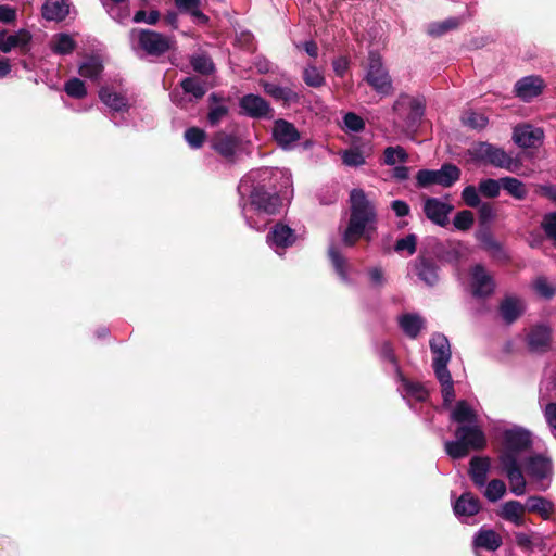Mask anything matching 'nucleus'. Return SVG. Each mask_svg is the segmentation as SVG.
Returning a JSON list of instances; mask_svg holds the SVG:
<instances>
[{"label": "nucleus", "mask_w": 556, "mask_h": 556, "mask_svg": "<svg viewBox=\"0 0 556 556\" xmlns=\"http://www.w3.org/2000/svg\"><path fill=\"white\" fill-rule=\"evenodd\" d=\"M532 444V434L525 428L514 427L503 432L497 460L501 470L509 481L511 493L517 496L523 495L527 486V481L519 464V456L530 451Z\"/></svg>", "instance_id": "nucleus-1"}, {"label": "nucleus", "mask_w": 556, "mask_h": 556, "mask_svg": "<svg viewBox=\"0 0 556 556\" xmlns=\"http://www.w3.org/2000/svg\"><path fill=\"white\" fill-rule=\"evenodd\" d=\"M350 217L342 235V242L345 247L352 248L361 239L367 242L372 240L377 230L378 214L376 205L363 189L355 188L350 192Z\"/></svg>", "instance_id": "nucleus-2"}, {"label": "nucleus", "mask_w": 556, "mask_h": 556, "mask_svg": "<svg viewBox=\"0 0 556 556\" xmlns=\"http://www.w3.org/2000/svg\"><path fill=\"white\" fill-rule=\"evenodd\" d=\"M455 441L445 443V452L453 459L466 457L471 450L482 451L486 446V438L476 425H460L455 430Z\"/></svg>", "instance_id": "nucleus-3"}, {"label": "nucleus", "mask_w": 556, "mask_h": 556, "mask_svg": "<svg viewBox=\"0 0 556 556\" xmlns=\"http://www.w3.org/2000/svg\"><path fill=\"white\" fill-rule=\"evenodd\" d=\"M468 154L473 161L507 170H511L515 164L514 159L504 149L485 141L475 143L468 149Z\"/></svg>", "instance_id": "nucleus-4"}, {"label": "nucleus", "mask_w": 556, "mask_h": 556, "mask_svg": "<svg viewBox=\"0 0 556 556\" xmlns=\"http://www.w3.org/2000/svg\"><path fill=\"white\" fill-rule=\"evenodd\" d=\"M459 167L452 163H444L440 169H420L416 175V186L428 188L431 185H439L444 188L452 187L460 179Z\"/></svg>", "instance_id": "nucleus-5"}, {"label": "nucleus", "mask_w": 556, "mask_h": 556, "mask_svg": "<svg viewBox=\"0 0 556 556\" xmlns=\"http://www.w3.org/2000/svg\"><path fill=\"white\" fill-rule=\"evenodd\" d=\"M393 111L403 119L410 129L420 125L426 110V99L422 96L413 97L401 93L393 104Z\"/></svg>", "instance_id": "nucleus-6"}, {"label": "nucleus", "mask_w": 556, "mask_h": 556, "mask_svg": "<svg viewBox=\"0 0 556 556\" xmlns=\"http://www.w3.org/2000/svg\"><path fill=\"white\" fill-rule=\"evenodd\" d=\"M249 205L257 213L276 215L282 206V200L276 190H269L264 185L253 186Z\"/></svg>", "instance_id": "nucleus-7"}, {"label": "nucleus", "mask_w": 556, "mask_h": 556, "mask_svg": "<svg viewBox=\"0 0 556 556\" xmlns=\"http://www.w3.org/2000/svg\"><path fill=\"white\" fill-rule=\"evenodd\" d=\"M367 73L366 81L377 92L389 94L392 91V80L387 70L383 66L380 54L376 51H370L367 58Z\"/></svg>", "instance_id": "nucleus-8"}, {"label": "nucleus", "mask_w": 556, "mask_h": 556, "mask_svg": "<svg viewBox=\"0 0 556 556\" xmlns=\"http://www.w3.org/2000/svg\"><path fill=\"white\" fill-rule=\"evenodd\" d=\"M138 34V46L150 56H162L167 53L174 41L170 37L152 29H132Z\"/></svg>", "instance_id": "nucleus-9"}, {"label": "nucleus", "mask_w": 556, "mask_h": 556, "mask_svg": "<svg viewBox=\"0 0 556 556\" xmlns=\"http://www.w3.org/2000/svg\"><path fill=\"white\" fill-rule=\"evenodd\" d=\"M526 345L532 354H545L552 349L553 328L545 323H538L530 326L526 334Z\"/></svg>", "instance_id": "nucleus-10"}, {"label": "nucleus", "mask_w": 556, "mask_h": 556, "mask_svg": "<svg viewBox=\"0 0 556 556\" xmlns=\"http://www.w3.org/2000/svg\"><path fill=\"white\" fill-rule=\"evenodd\" d=\"M418 278L429 287H434L440 280V267L427 250H420L414 264Z\"/></svg>", "instance_id": "nucleus-11"}, {"label": "nucleus", "mask_w": 556, "mask_h": 556, "mask_svg": "<svg viewBox=\"0 0 556 556\" xmlns=\"http://www.w3.org/2000/svg\"><path fill=\"white\" fill-rule=\"evenodd\" d=\"M239 106L242 113L251 118H271L274 110L269 102L258 94L249 93L240 98Z\"/></svg>", "instance_id": "nucleus-12"}, {"label": "nucleus", "mask_w": 556, "mask_h": 556, "mask_svg": "<svg viewBox=\"0 0 556 556\" xmlns=\"http://www.w3.org/2000/svg\"><path fill=\"white\" fill-rule=\"evenodd\" d=\"M241 141L238 136L219 130L211 138V148L228 162H233Z\"/></svg>", "instance_id": "nucleus-13"}, {"label": "nucleus", "mask_w": 556, "mask_h": 556, "mask_svg": "<svg viewBox=\"0 0 556 556\" xmlns=\"http://www.w3.org/2000/svg\"><path fill=\"white\" fill-rule=\"evenodd\" d=\"M495 290L493 277L486 271L485 267L477 264L471 269V292L476 298H488Z\"/></svg>", "instance_id": "nucleus-14"}, {"label": "nucleus", "mask_w": 556, "mask_h": 556, "mask_svg": "<svg viewBox=\"0 0 556 556\" xmlns=\"http://www.w3.org/2000/svg\"><path fill=\"white\" fill-rule=\"evenodd\" d=\"M453 205L442 202L437 198H426L424 201V213L433 224L445 227L448 223V215L453 211Z\"/></svg>", "instance_id": "nucleus-15"}, {"label": "nucleus", "mask_w": 556, "mask_h": 556, "mask_svg": "<svg viewBox=\"0 0 556 556\" xmlns=\"http://www.w3.org/2000/svg\"><path fill=\"white\" fill-rule=\"evenodd\" d=\"M525 312V301L515 295H506L498 305V314L506 325L516 323Z\"/></svg>", "instance_id": "nucleus-16"}, {"label": "nucleus", "mask_w": 556, "mask_h": 556, "mask_svg": "<svg viewBox=\"0 0 556 556\" xmlns=\"http://www.w3.org/2000/svg\"><path fill=\"white\" fill-rule=\"evenodd\" d=\"M31 39L33 36L27 29H20L14 35H8L7 29H2L0 31V51L9 53L12 49L20 48L22 52L26 53Z\"/></svg>", "instance_id": "nucleus-17"}, {"label": "nucleus", "mask_w": 556, "mask_h": 556, "mask_svg": "<svg viewBox=\"0 0 556 556\" xmlns=\"http://www.w3.org/2000/svg\"><path fill=\"white\" fill-rule=\"evenodd\" d=\"M543 137L544 132L541 128H534L528 124L515 127L513 132L514 142L523 149L539 147Z\"/></svg>", "instance_id": "nucleus-18"}, {"label": "nucleus", "mask_w": 556, "mask_h": 556, "mask_svg": "<svg viewBox=\"0 0 556 556\" xmlns=\"http://www.w3.org/2000/svg\"><path fill=\"white\" fill-rule=\"evenodd\" d=\"M545 85L539 76H527L515 84V93L521 100L529 102L543 92Z\"/></svg>", "instance_id": "nucleus-19"}, {"label": "nucleus", "mask_w": 556, "mask_h": 556, "mask_svg": "<svg viewBox=\"0 0 556 556\" xmlns=\"http://www.w3.org/2000/svg\"><path fill=\"white\" fill-rule=\"evenodd\" d=\"M273 137L281 148H288L290 144L296 142L301 138L300 132L295 126L282 118L275 121L273 127Z\"/></svg>", "instance_id": "nucleus-20"}, {"label": "nucleus", "mask_w": 556, "mask_h": 556, "mask_svg": "<svg viewBox=\"0 0 556 556\" xmlns=\"http://www.w3.org/2000/svg\"><path fill=\"white\" fill-rule=\"evenodd\" d=\"M525 467L528 476L536 481H542L552 473L551 459L541 454L528 457Z\"/></svg>", "instance_id": "nucleus-21"}, {"label": "nucleus", "mask_w": 556, "mask_h": 556, "mask_svg": "<svg viewBox=\"0 0 556 556\" xmlns=\"http://www.w3.org/2000/svg\"><path fill=\"white\" fill-rule=\"evenodd\" d=\"M491 460L488 456H473L469 462L468 475L477 488L485 485Z\"/></svg>", "instance_id": "nucleus-22"}, {"label": "nucleus", "mask_w": 556, "mask_h": 556, "mask_svg": "<svg viewBox=\"0 0 556 556\" xmlns=\"http://www.w3.org/2000/svg\"><path fill=\"white\" fill-rule=\"evenodd\" d=\"M70 14V3L66 0H46L41 7V15L46 21L62 22Z\"/></svg>", "instance_id": "nucleus-23"}, {"label": "nucleus", "mask_w": 556, "mask_h": 556, "mask_svg": "<svg viewBox=\"0 0 556 556\" xmlns=\"http://www.w3.org/2000/svg\"><path fill=\"white\" fill-rule=\"evenodd\" d=\"M453 509L455 515L472 517L480 511L481 503L478 496L471 492H465L456 500Z\"/></svg>", "instance_id": "nucleus-24"}, {"label": "nucleus", "mask_w": 556, "mask_h": 556, "mask_svg": "<svg viewBox=\"0 0 556 556\" xmlns=\"http://www.w3.org/2000/svg\"><path fill=\"white\" fill-rule=\"evenodd\" d=\"M267 241L277 248H288L295 241L294 230L282 223H277L268 232Z\"/></svg>", "instance_id": "nucleus-25"}, {"label": "nucleus", "mask_w": 556, "mask_h": 556, "mask_svg": "<svg viewBox=\"0 0 556 556\" xmlns=\"http://www.w3.org/2000/svg\"><path fill=\"white\" fill-rule=\"evenodd\" d=\"M526 505H522L520 502L511 500L507 501L503 504L502 509L497 513V515L509 522H513L517 527H521L525 525V511Z\"/></svg>", "instance_id": "nucleus-26"}, {"label": "nucleus", "mask_w": 556, "mask_h": 556, "mask_svg": "<svg viewBox=\"0 0 556 556\" xmlns=\"http://www.w3.org/2000/svg\"><path fill=\"white\" fill-rule=\"evenodd\" d=\"M225 98L219 93L213 92L208 96V113H207V122L211 126H217L220 121L226 117L229 113V109L227 105L223 104Z\"/></svg>", "instance_id": "nucleus-27"}, {"label": "nucleus", "mask_w": 556, "mask_h": 556, "mask_svg": "<svg viewBox=\"0 0 556 556\" xmlns=\"http://www.w3.org/2000/svg\"><path fill=\"white\" fill-rule=\"evenodd\" d=\"M399 326L407 337L416 339L425 326V320L418 314L406 313L399 317Z\"/></svg>", "instance_id": "nucleus-28"}, {"label": "nucleus", "mask_w": 556, "mask_h": 556, "mask_svg": "<svg viewBox=\"0 0 556 556\" xmlns=\"http://www.w3.org/2000/svg\"><path fill=\"white\" fill-rule=\"evenodd\" d=\"M430 350L433 353V361L448 363L451 361V345L448 339L443 333H434L430 339Z\"/></svg>", "instance_id": "nucleus-29"}, {"label": "nucleus", "mask_w": 556, "mask_h": 556, "mask_svg": "<svg viewBox=\"0 0 556 556\" xmlns=\"http://www.w3.org/2000/svg\"><path fill=\"white\" fill-rule=\"evenodd\" d=\"M425 250L429 251V254L432 255L435 262L440 261L444 263H457L460 257V254L456 249L447 247L439 241H435L432 245L426 248Z\"/></svg>", "instance_id": "nucleus-30"}, {"label": "nucleus", "mask_w": 556, "mask_h": 556, "mask_svg": "<svg viewBox=\"0 0 556 556\" xmlns=\"http://www.w3.org/2000/svg\"><path fill=\"white\" fill-rule=\"evenodd\" d=\"M473 544L486 551H496L502 546L503 540L494 530L480 529L475 536Z\"/></svg>", "instance_id": "nucleus-31"}, {"label": "nucleus", "mask_w": 556, "mask_h": 556, "mask_svg": "<svg viewBox=\"0 0 556 556\" xmlns=\"http://www.w3.org/2000/svg\"><path fill=\"white\" fill-rule=\"evenodd\" d=\"M263 89L266 94L270 96L277 101H282L283 103L298 102L299 94L293 91L291 88L281 87L273 83H263Z\"/></svg>", "instance_id": "nucleus-32"}, {"label": "nucleus", "mask_w": 556, "mask_h": 556, "mask_svg": "<svg viewBox=\"0 0 556 556\" xmlns=\"http://www.w3.org/2000/svg\"><path fill=\"white\" fill-rule=\"evenodd\" d=\"M451 419L457 424H475L478 419V415L467 401L460 400L456 403L451 414Z\"/></svg>", "instance_id": "nucleus-33"}, {"label": "nucleus", "mask_w": 556, "mask_h": 556, "mask_svg": "<svg viewBox=\"0 0 556 556\" xmlns=\"http://www.w3.org/2000/svg\"><path fill=\"white\" fill-rule=\"evenodd\" d=\"M463 20L460 17H448L441 22H433L427 26V34L431 37L438 38L446 33L457 29Z\"/></svg>", "instance_id": "nucleus-34"}, {"label": "nucleus", "mask_w": 556, "mask_h": 556, "mask_svg": "<svg viewBox=\"0 0 556 556\" xmlns=\"http://www.w3.org/2000/svg\"><path fill=\"white\" fill-rule=\"evenodd\" d=\"M503 189L511 195L514 199L522 201L528 195L527 186L519 179L515 177H502L501 178Z\"/></svg>", "instance_id": "nucleus-35"}, {"label": "nucleus", "mask_w": 556, "mask_h": 556, "mask_svg": "<svg viewBox=\"0 0 556 556\" xmlns=\"http://www.w3.org/2000/svg\"><path fill=\"white\" fill-rule=\"evenodd\" d=\"M100 100L111 108L112 110L119 112L127 106V100L119 93L114 92L108 87H102L99 91Z\"/></svg>", "instance_id": "nucleus-36"}, {"label": "nucleus", "mask_w": 556, "mask_h": 556, "mask_svg": "<svg viewBox=\"0 0 556 556\" xmlns=\"http://www.w3.org/2000/svg\"><path fill=\"white\" fill-rule=\"evenodd\" d=\"M529 513H536L543 519H548L553 511V504L542 496H530L526 503Z\"/></svg>", "instance_id": "nucleus-37"}, {"label": "nucleus", "mask_w": 556, "mask_h": 556, "mask_svg": "<svg viewBox=\"0 0 556 556\" xmlns=\"http://www.w3.org/2000/svg\"><path fill=\"white\" fill-rule=\"evenodd\" d=\"M180 87L185 93L192 94L195 99H202L206 93L204 83L195 76L186 77L180 81Z\"/></svg>", "instance_id": "nucleus-38"}, {"label": "nucleus", "mask_w": 556, "mask_h": 556, "mask_svg": "<svg viewBox=\"0 0 556 556\" xmlns=\"http://www.w3.org/2000/svg\"><path fill=\"white\" fill-rule=\"evenodd\" d=\"M190 64L193 71L201 75H210L215 70L211 56L206 53L193 54L190 59Z\"/></svg>", "instance_id": "nucleus-39"}, {"label": "nucleus", "mask_w": 556, "mask_h": 556, "mask_svg": "<svg viewBox=\"0 0 556 556\" xmlns=\"http://www.w3.org/2000/svg\"><path fill=\"white\" fill-rule=\"evenodd\" d=\"M503 188L501 178L500 179H493V178H486L482 179L479 182L478 190L479 192L490 199H494L500 195L501 189Z\"/></svg>", "instance_id": "nucleus-40"}, {"label": "nucleus", "mask_w": 556, "mask_h": 556, "mask_svg": "<svg viewBox=\"0 0 556 556\" xmlns=\"http://www.w3.org/2000/svg\"><path fill=\"white\" fill-rule=\"evenodd\" d=\"M76 48L75 40L68 34H58L55 35V42L53 46V51L58 54H70Z\"/></svg>", "instance_id": "nucleus-41"}, {"label": "nucleus", "mask_w": 556, "mask_h": 556, "mask_svg": "<svg viewBox=\"0 0 556 556\" xmlns=\"http://www.w3.org/2000/svg\"><path fill=\"white\" fill-rule=\"evenodd\" d=\"M302 78L307 86L313 88H319L326 83L324 75L315 65H307L303 71Z\"/></svg>", "instance_id": "nucleus-42"}, {"label": "nucleus", "mask_w": 556, "mask_h": 556, "mask_svg": "<svg viewBox=\"0 0 556 556\" xmlns=\"http://www.w3.org/2000/svg\"><path fill=\"white\" fill-rule=\"evenodd\" d=\"M506 493V484L501 479H492L484 491V496L490 502H496L501 500Z\"/></svg>", "instance_id": "nucleus-43"}, {"label": "nucleus", "mask_w": 556, "mask_h": 556, "mask_svg": "<svg viewBox=\"0 0 556 556\" xmlns=\"http://www.w3.org/2000/svg\"><path fill=\"white\" fill-rule=\"evenodd\" d=\"M384 163L387 165H394L396 162L405 163L408 160V154L404 150V148L397 147H388L384 149Z\"/></svg>", "instance_id": "nucleus-44"}, {"label": "nucleus", "mask_w": 556, "mask_h": 556, "mask_svg": "<svg viewBox=\"0 0 556 556\" xmlns=\"http://www.w3.org/2000/svg\"><path fill=\"white\" fill-rule=\"evenodd\" d=\"M184 137L192 149H199L205 142L206 134L199 127H190L186 129Z\"/></svg>", "instance_id": "nucleus-45"}, {"label": "nucleus", "mask_w": 556, "mask_h": 556, "mask_svg": "<svg viewBox=\"0 0 556 556\" xmlns=\"http://www.w3.org/2000/svg\"><path fill=\"white\" fill-rule=\"evenodd\" d=\"M541 228L547 239L556 245V211L546 213L541 222Z\"/></svg>", "instance_id": "nucleus-46"}, {"label": "nucleus", "mask_w": 556, "mask_h": 556, "mask_svg": "<svg viewBox=\"0 0 556 556\" xmlns=\"http://www.w3.org/2000/svg\"><path fill=\"white\" fill-rule=\"evenodd\" d=\"M103 71V65L96 59L84 62L78 70L80 76L86 78H97Z\"/></svg>", "instance_id": "nucleus-47"}, {"label": "nucleus", "mask_w": 556, "mask_h": 556, "mask_svg": "<svg viewBox=\"0 0 556 556\" xmlns=\"http://www.w3.org/2000/svg\"><path fill=\"white\" fill-rule=\"evenodd\" d=\"M64 90L74 99H83L87 94L86 86L79 78H71L65 83Z\"/></svg>", "instance_id": "nucleus-48"}, {"label": "nucleus", "mask_w": 556, "mask_h": 556, "mask_svg": "<svg viewBox=\"0 0 556 556\" xmlns=\"http://www.w3.org/2000/svg\"><path fill=\"white\" fill-rule=\"evenodd\" d=\"M473 223V213L468 210L458 212L453 219L454 227L462 231L469 230L472 227Z\"/></svg>", "instance_id": "nucleus-49"}, {"label": "nucleus", "mask_w": 556, "mask_h": 556, "mask_svg": "<svg viewBox=\"0 0 556 556\" xmlns=\"http://www.w3.org/2000/svg\"><path fill=\"white\" fill-rule=\"evenodd\" d=\"M342 162L346 166L357 167L365 164V157L358 148H351L343 151Z\"/></svg>", "instance_id": "nucleus-50"}, {"label": "nucleus", "mask_w": 556, "mask_h": 556, "mask_svg": "<svg viewBox=\"0 0 556 556\" xmlns=\"http://www.w3.org/2000/svg\"><path fill=\"white\" fill-rule=\"evenodd\" d=\"M394 250L397 253L407 251L409 255H413L417 250V236L415 233H409L406 237L399 239L395 242Z\"/></svg>", "instance_id": "nucleus-51"}, {"label": "nucleus", "mask_w": 556, "mask_h": 556, "mask_svg": "<svg viewBox=\"0 0 556 556\" xmlns=\"http://www.w3.org/2000/svg\"><path fill=\"white\" fill-rule=\"evenodd\" d=\"M447 364L448 363L442 362L440 359L433 361V363H432V367H433L435 377L439 380V382L441 383V386L453 382L452 375H451L450 370L447 369Z\"/></svg>", "instance_id": "nucleus-52"}, {"label": "nucleus", "mask_w": 556, "mask_h": 556, "mask_svg": "<svg viewBox=\"0 0 556 556\" xmlns=\"http://www.w3.org/2000/svg\"><path fill=\"white\" fill-rule=\"evenodd\" d=\"M328 255H329V258L331 260V263H332L333 267L336 268L337 273L340 276L345 277L346 261L340 253L339 249L334 245H331L328 250Z\"/></svg>", "instance_id": "nucleus-53"}, {"label": "nucleus", "mask_w": 556, "mask_h": 556, "mask_svg": "<svg viewBox=\"0 0 556 556\" xmlns=\"http://www.w3.org/2000/svg\"><path fill=\"white\" fill-rule=\"evenodd\" d=\"M463 122L466 126L472 129H483L488 125V118L477 112H469L463 117Z\"/></svg>", "instance_id": "nucleus-54"}, {"label": "nucleus", "mask_w": 556, "mask_h": 556, "mask_svg": "<svg viewBox=\"0 0 556 556\" xmlns=\"http://www.w3.org/2000/svg\"><path fill=\"white\" fill-rule=\"evenodd\" d=\"M404 388L409 395L414 396L419 402H424L428 397L427 390L419 382L404 380Z\"/></svg>", "instance_id": "nucleus-55"}, {"label": "nucleus", "mask_w": 556, "mask_h": 556, "mask_svg": "<svg viewBox=\"0 0 556 556\" xmlns=\"http://www.w3.org/2000/svg\"><path fill=\"white\" fill-rule=\"evenodd\" d=\"M379 355L382 361H386V362H389L390 364H392L395 367L396 371L400 372L399 361L395 355L394 348L390 341H384L381 344Z\"/></svg>", "instance_id": "nucleus-56"}, {"label": "nucleus", "mask_w": 556, "mask_h": 556, "mask_svg": "<svg viewBox=\"0 0 556 556\" xmlns=\"http://www.w3.org/2000/svg\"><path fill=\"white\" fill-rule=\"evenodd\" d=\"M343 122L345 127L354 132L362 131L365 128L364 119L353 112L346 113L343 117Z\"/></svg>", "instance_id": "nucleus-57"}, {"label": "nucleus", "mask_w": 556, "mask_h": 556, "mask_svg": "<svg viewBox=\"0 0 556 556\" xmlns=\"http://www.w3.org/2000/svg\"><path fill=\"white\" fill-rule=\"evenodd\" d=\"M478 192L479 190L472 185H469L463 189L462 199L466 205L470 207H478L480 205L481 201Z\"/></svg>", "instance_id": "nucleus-58"}, {"label": "nucleus", "mask_w": 556, "mask_h": 556, "mask_svg": "<svg viewBox=\"0 0 556 556\" xmlns=\"http://www.w3.org/2000/svg\"><path fill=\"white\" fill-rule=\"evenodd\" d=\"M535 291L545 299H552L555 294V289L547 282L546 278L539 277L534 282Z\"/></svg>", "instance_id": "nucleus-59"}, {"label": "nucleus", "mask_w": 556, "mask_h": 556, "mask_svg": "<svg viewBox=\"0 0 556 556\" xmlns=\"http://www.w3.org/2000/svg\"><path fill=\"white\" fill-rule=\"evenodd\" d=\"M17 18V12L15 8L8 4H0V22L4 24H12Z\"/></svg>", "instance_id": "nucleus-60"}, {"label": "nucleus", "mask_w": 556, "mask_h": 556, "mask_svg": "<svg viewBox=\"0 0 556 556\" xmlns=\"http://www.w3.org/2000/svg\"><path fill=\"white\" fill-rule=\"evenodd\" d=\"M350 61L346 56H339L333 60L332 66L337 76L344 77L349 70Z\"/></svg>", "instance_id": "nucleus-61"}, {"label": "nucleus", "mask_w": 556, "mask_h": 556, "mask_svg": "<svg viewBox=\"0 0 556 556\" xmlns=\"http://www.w3.org/2000/svg\"><path fill=\"white\" fill-rule=\"evenodd\" d=\"M515 541L518 547H520L523 551H532L533 549V541L530 535L522 533V532H516L515 533Z\"/></svg>", "instance_id": "nucleus-62"}, {"label": "nucleus", "mask_w": 556, "mask_h": 556, "mask_svg": "<svg viewBox=\"0 0 556 556\" xmlns=\"http://www.w3.org/2000/svg\"><path fill=\"white\" fill-rule=\"evenodd\" d=\"M391 208L397 217H404L409 215V205L403 200H394L391 202Z\"/></svg>", "instance_id": "nucleus-63"}, {"label": "nucleus", "mask_w": 556, "mask_h": 556, "mask_svg": "<svg viewBox=\"0 0 556 556\" xmlns=\"http://www.w3.org/2000/svg\"><path fill=\"white\" fill-rule=\"evenodd\" d=\"M544 416L548 426L556 430V402L545 406Z\"/></svg>", "instance_id": "nucleus-64"}]
</instances>
